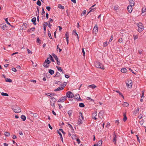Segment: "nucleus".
Listing matches in <instances>:
<instances>
[{
  "label": "nucleus",
  "mask_w": 146,
  "mask_h": 146,
  "mask_svg": "<svg viewBox=\"0 0 146 146\" xmlns=\"http://www.w3.org/2000/svg\"><path fill=\"white\" fill-rule=\"evenodd\" d=\"M61 82L59 81H56L55 82V84H57L58 85H60Z\"/></svg>",
  "instance_id": "53"
},
{
  "label": "nucleus",
  "mask_w": 146,
  "mask_h": 146,
  "mask_svg": "<svg viewBox=\"0 0 146 146\" xmlns=\"http://www.w3.org/2000/svg\"><path fill=\"white\" fill-rule=\"evenodd\" d=\"M64 86L63 87H58L57 89H55L54 90V91H60V90H62L64 89Z\"/></svg>",
  "instance_id": "15"
},
{
  "label": "nucleus",
  "mask_w": 146,
  "mask_h": 146,
  "mask_svg": "<svg viewBox=\"0 0 146 146\" xmlns=\"http://www.w3.org/2000/svg\"><path fill=\"white\" fill-rule=\"evenodd\" d=\"M142 51L143 50L141 49L139 50L138 52L140 54H142Z\"/></svg>",
  "instance_id": "58"
},
{
  "label": "nucleus",
  "mask_w": 146,
  "mask_h": 146,
  "mask_svg": "<svg viewBox=\"0 0 146 146\" xmlns=\"http://www.w3.org/2000/svg\"><path fill=\"white\" fill-rule=\"evenodd\" d=\"M51 100H52V102L54 103L56 101V100L54 97H52L50 98Z\"/></svg>",
  "instance_id": "32"
},
{
  "label": "nucleus",
  "mask_w": 146,
  "mask_h": 146,
  "mask_svg": "<svg viewBox=\"0 0 146 146\" xmlns=\"http://www.w3.org/2000/svg\"><path fill=\"white\" fill-rule=\"evenodd\" d=\"M116 92L118 93V94H119V95L121 96L123 99H124V97L123 95L122 94V93L119 91L116 90L115 91Z\"/></svg>",
  "instance_id": "31"
},
{
  "label": "nucleus",
  "mask_w": 146,
  "mask_h": 146,
  "mask_svg": "<svg viewBox=\"0 0 146 146\" xmlns=\"http://www.w3.org/2000/svg\"><path fill=\"white\" fill-rule=\"evenodd\" d=\"M89 88H91L92 89H94V88L96 87V86L94 84H93L91 85H89L88 86Z\"/></svg>",
  "instance_id": "19"
},
{
  "label": "nucleus",
  "mask_w": 146,
  "mask_h": 146,
  "mask_svg": "<svg viewBox=\"0 0 146 146\" xmlns=\"http://www.w3.org/2000/svg\"><path fill=\"white\" fill-rule=\"evenodd\" d=\"M113 35H112V36H111L110 38V39L109 40V41L111 42L113 40Z\"/></svg>",
  "instance_id": "62"
},
{
  "label": "nucleus",
  "mask_w": 146,
  "mask_h": 146,
  "mask_svg": "<svg viewBox=\"0 0 146 146\" xmlns=\"http://www.w3.org/2000/svg\"><path fill=\"white\" fill-rule=\"evenodd\" d=\"M96 112H94V113H92V117L93 118V119H97V118H96V116L97 115V113H96Z\"/></svg>",
  "instance_id": "12"
},
{
  "label": "nucleus",
  "mask_w": 146,
  "mask_h": 146,
  "mask_svg": "<svg viewBox=\"0 0 146 146\" xmlns=\"http://www.w3.org/2000/svg\"><path fill=\"white\" fill-rule=\"evenodd\" d=\"M72 138L73 139H75L76 138V135L74 134L72 135Z\"/></svg>",
  "instance_id": "49"
},
{
  "label": "nucleus",
  "mask_w": 146,
  "mask_h": 146,
  "mask_svg": "<svg viewBox=\"0 0 146 146\" xmlns=\"http://www.w3.org/2000/svg\"><path fill=\"white\" fill-rule=\"evenodd\" d=\"M117 138V136L115 135V133H114L113 134V142L114 143L115 145H116V144Z\"/></svg>",
  "instance_id": "7"
},
{
  "label": "nucleus",
  "mask_w": 146,
  "mask_h": 146,
  "mask_svg": "<svg viewBox=\"0 0 146 146\" xmlns=\"http://www.w3.org/2000/svg\"><path fill=\"white\" fill-rule=\"evenodd\" d=\"M27 24L26 23H24L22 25L21 28L23 30H25L27 28Z\"/></svg>",
  "instance_id": "10"
},
{
  "label": "nucleus",
  "mask_w": 146,
  "mask_h": 146,
  "mask_svg": "<svg viewBox=\"0 0 146 146\" xmlns=\"http://www.w3.org/2000/svg\"><path fill=\"white\" fill-rule=\"evenodd\" d=\"M66 38H69V34L67 32H66L65 34Z\"/></svg>",
  "instance_id": "45"
},
{
  "label": "nucleus",
  "mask_w": 146,
  "mask_h": 146,
  "mask_svg": "<svg viewBox=\"0 0 146 146\" xmlns=\"http://www.w3.org/2000/svg\"><path fill=\"white\" fill-rule=\"evenodd\" d=\"M102 140L99 141L98 143L97 144L98 146H101L102 144Z\"/></svg>",
  "instance_id": "30"
},
{
  "label": "nucleus",
  "mask_w": 146,
  "mask_h": 146,
  "mask_svg": "<svg viewBox=\"0 0 146 146\" xmlns=\"http://www.w3.org/2000/svg\"><path fill=\"white\" fill-rule=\"evenodd\" d=\"M49 56L50 57V60L52 62H54V60L52 56L51 55L49 54Z\"/></svg>",
  "instance_id": "44"
},
{
  "label": "nucleus",
  "mask_w": 146,
  "mask_h": 146,
  "mask_svg": "<svg viewBox=\"0 0 146 146\" xmlns=\"http://www.w3.org/2000/svg\"><path fill=\"white\" fill-rule=\"evenodd\" d=\"M95 66L99 68H101L102 69H104V68L103 65L100 62L96 61V62L94 63Z\"/></svg>",
  "instance_id": "1"
},
{
  "label": "nucleus",
  "mask_w": 146,
  "mask_h": 146,
  "mask_svg": "<svg viewBox=\"0 0 146 146\" xmlns=\"http://www.w3.org/2000/svg\"><path fill=\"white\" fill-rule=\"evenodd\" d=\"M21 117L22 119L23 120V121H25L26 119V117L23 115H22Z\"/></svg>",
  "instance_id": "28"
},
{
  "label": "nucleus",
  "mask_w": 146,
  "mask_h": 146,
  "mask_svg": "<svg viewBox=\"0 0 146 146\" xmlns=\"http://www.w3.org/2000/svg\"><path fill=\"white\" fill-rule=\"evenodd\" d=\"M58 7L60 9H64V6H62L60 4H59L58 5Z\"/></svg>",
  "instance_id": "33"
},
{
  "label": "nucleus",
  "mask_w": 146,
  "mask_h": 146,
  "mask_svg": "<svg viewBox=\"0 0 146 146\" xmlns=\"http://www.w3.org/2000/svg\"><path fill=\"white\" fill-rule=\"evenodd\" d=\"M5 81L6 82H12V80L11 79L8 78H5Z\"/></svg>",
  "instance_id": "24"
},
{
  "label": "nucleus",
  "mask_w": 146,
  "mask_h": 146,
  "mask_svg": "<svg viewBox=\"0 0 146 146\" xmlns=\"http://www.w3.org/2000/svg\"><path fill=\"white\" fill-rule=\"evenodd\" d=\"M1 28L3 30H5V28L6 27V25H2L1 26Z\"/></svg>",
  "instance_id": "25"
},
{
  "label": "nucleus",
  "mask_w": 146,
  "mask_h": 146,
  "mask_svg": "<svg viewBox=\"0 0 146 146\" xmlns=\"http://www.w3.org/2000/svg\"><path fill=\"white\" fill-rule=\"evenodd\" d=\"M60 75V73L58 72H56V74L55 76H54V77L56 76V77H58Z\"/></svg>",
  "instance_id": "51"
},
{
  "label": "nucleus",
  "mask_w": 146,
  "mask_h": 146,
  "mask_svg": "<svg viewBox=\"0 0 146 146\" xmlns=\"http://www.w3.org/2000/svg\"><path fill=\"white\" fill-rule=\"evenodd\" d=\"M36 17H33L32 19V20H31V21L33 23V24L35 25H36V24L35 23V22L36 21Z\"/></svg>",
  "instance_id": "18"
},
{
  "label": "nucleus",
  "mask_w": 146,
  "mask_h": 146,
  "mask_svg": "<svg viewBox=\"0 0 146 146\" xmlns=\"http://www.w3.org/2000/svg\"><path fill=\"white\" fill-rule=\"evenodd\" d=\"M104 114V111L103 110L101 111H100L99 112V115L100 116V115L101 116L102 115Z\"/></svg>",
  "instance_id": "39"
},
{
  "label": "nucleus",
  "mask_w": 146,
  "mask_h": 146,
  "mask_svg": "<svg viewBox=\"0 0 146 146\" xmlns=\"http://www.w3.org/2000/svg\"><path fill=\"white\" fill-rule=\"evenodd\" d=\"M122 105L123 106L127 107L129 106V104L127 102H124L122 104Z\"/></svg>",
  "instance_id": "21"
},
{
  "label": "nucleus",
  "mask_w": 146,
  "mask_h": 146,
  "mask_svg": "<svg viewBox=\"0 0 146 146\" xmlns=\"http://www.w3.org/2000/svg\"><path fill=\"white\" fill-rule=\"evenodd\" d=\"M48 36L49 37V38L50 39H52V37L51 36V35L50 34V32L48 31Z\"/></svg>",
  "instance_id": "40"
},
{
  "label": "nucleus",
  "mask_w": 146,
  "mask_h": 146,
  "mask_svg": "<svg viewBox=\"0 0 146 146\" xmlns=\"http://www.w3.org/2000/svg\"><path fill=\"white\" fill-rule=\"evenodd\" d=\"M36 42L40 44L41 43L40 40L39 38H37L36 40Z\"/></svg>",
  "instance_id": "48"
},
{
  "label": "nucleus",
  "mask_w": 146,
  "mask_h": 146,
  "mask_svg": "<svg viewBox=\"0 0 146 146\" xmlns=\"http://www.w3.org/2000/svg\"><path fill=\"white\" fill-rule=\"evenodd\" d=\"M50 102L51 105L53 107H54L55 106V103L51 102V101H50Z\"/></svg>",
  "instance_id": "52"
},
{
  "label": "nucleus",
  "mask_w": 146,
  "mask_h": 146,
  "mask_svg": "<svg viewBox=\"0 0 146 146\" xmlns=\"http://www.w3.org/2000/svg\"><path fill=\"white\" fill-rule=\"evenodd\" d=\"M79 114L80 116H79V118L77 122V124L78 125L82 123V121L84 119V118L82 116V113L81 112H80Z\"/></svg>",
  "instance_id": "2"
},
{
  "label": "nucleus",
  "mask_w": 146,
  "mask_h": 146,
  "mask_svg": "<svg viewBox=\"0 0 146 146\" xmlns=\"http://www.w3.org/2000/svg\"><path fill=\"white\" fill-rule=\"evenodd\" d=\"M128 82H129V81ZM126 85L128 87H129V86L131 87L132 85V81L131 80L129 83V82L127 83H126Z\"/></svg>",
  "instance_id": "16"
},
{
  "label": "nucleus",
  "mask_w": 146,
  "mask_h": 146,
  "mask_svg": "<svg viewBox=\"0 0 146 146\" xmlns=\"http://www.w3.org/2000/svg\"><path fill=\"white\" fill-rule=\"evenodd\" d=\"M49 64L46 62H44L43 63V66L44 67L47 68L49 67V65H48Z\"/></svg>",
  "instance_id": "14"
},
{
  "label": "nucleus",
  "mask_w": 146,
  "mask_h": 146,
  "mask_svg": "<svg viewBox=\"0 0 146 146\" xmlns=\"http://www.w3.org/2000/svg\"><path fill=\"white\" fill-rule=\"evenodd\" d=\"M4 135L5 136H9L10 135V133L8 132H5V133Z\"/></svg>",
  "instance_id": "42"
},
{
  "label": "nucleus",
  "mask_w": 146,
  "mask_h": 146,
  "mask_svg": "<svg viewBox=\"0 0 146 146\" xmlns=\"http://www.w3.org/2000/svg\"><path fill=\"white\" fill-rule=\"evenodd\" d=\"M36 4L38 6H40L41 5V3L40 1L39 0H38L36 3Z\"/></svg>",
  "instance_id": "43"
},
{
  "label": "nucleus",
  "mask_w": 146,
  "mask_h": 146,
  "mask_svg": "<svg viewBox=\"0 0 146 146\" xmlns=\"http://www.w3.org/2000/svg\"><path fill=\"white\" fill-rule=\"evenodd\" d=\"M110 123L108 122L107 123V125H106V127L108 128H109V127H110Z\"/></svg>",
  "instance_id": "60"
},
{
  "label": "nucleus",
  "mask_w": 146,
  "mask_h": 146,
  "mask_svg": "<svg viewBox=\"0 0 146 146\" xmlns=\"http://www.w3.org/2000/svg\"><path fill=\"white\" fill-rule=\"evenodd\" d=\"M66 97L68 98H72L74 96L73 94L70 91H68L66 92Z\"/></svg>",
  "instance_id": "5"
},
{
  "label": "nucleus",
  "mask_w": 146,
  "mask_h": 146,
  "mask_svg": "<svg viewBox=\"0 0 146 146\" xmlns=\"http://www.w3.org/2000/svg\"><path fill=\"white\" fill-rule=\"evenodd\" d=\"M123 115L124 116V118H123V120L124 121H126L127 120V117L126 116V114H125V113H123Z\"/></svg>",
  "instance_id": "27"
},
{
  "label": "nucleus",
  "mask_w": 146,
  "mask_h": 146,
  "mask_svg": "<svg viewBox=\"0 0 146 146\" xmlns=\"http://www.w3.org/2000/svg\"><path fill=\"white\" fill-rule=\"evenodd\" d=\"M29 113L32 116H33L34 117H36L37 116V114L36 113H34L31 111H29Z\"/></svg>",
  "instance_id": "11"
},
{
  "label": "nucleus",
  "mask_w": 146,
  "mask_h": 146,
  "mask_svg": "<svg viewBox=\"0 0 146 146\" xmlns=\"http://www.w3.org/2000/svg\"><path fill=\"white\" fill-rule=\"evenodd\" d=\"M122 38H119V40H118V41L119 42H122Z\"/></svg>",
  "instance_id": "63"
},
{
  "label": "nucleus",
  "mask_w": 146,
  "mask_h": 146,
  "mask_svg": "<svg viewBox=\"0 0 146 146\" xmlns=\"http://www.w3.org/2000/svg\"><path fill=\"white\" fill-rule=\"evenodd\" d=\"M12 109L15 113H19L21 111V109L19 107L17 106L13 107Z\"/></svg>",
  "instance_id": "4"
},
{
  "label": "nucleus",
  "mask_w": 146,
  "mask_h": 146,
  "mask_svg": "<svg viewBox=\"0 0 146 146\" xmlns=\"http://www.w3.org/2000/svg\"><path fill=\"white\" fill-rule=\"evenodd\" d=\"M137 26L138 27V31L139 32H141L144 29V27L142 26V24L141 23H138Z\"/></svg>",
  "instance_id": "3"
},
{
  "label": "nucleus",
  "mask_w": 146,
  "mask_h": 146,
  "mask_svg": "<svg viewBox=\"0 0 146 146\" xmlns=\"http://www.w3.org/2000/svg\"><path fill=\"white\" fill-rule=\"evenodd\" d=\"M28 53V54H32V52L29 49H27Z\"/></svg>",
  "instance_id": "61"
},
{
  "label": "nucleus",
  "mask_w": 146,
  "mask_h": 146,
  "mask_svg": "<svg viewBox=\"0 0 146 146\" xmlns=\"http://www.w3.org/2000/svg\"><path fill=\"white\" fill-rule=\"evenodd\" d=\"M66 96L62 97L59 99V100L57 102H63L66 100Z\"/></svg>",
  "instance_id": "6"
},
{
  "label": "nucleus",
  "mask_w": 146,
  "mask_h": 146,
  "mask_svg": "<svg viewBox=\"0 0 146 146\" xmlns=\"http://www.w3.org/2000/svg\"><path fill=\"white\" fill-rule=\"evenodd\" d=\"M1 94L2 96H9V95L8 94H7L6 93H4V92H2L1 93Z\"/></svg>",
  "instance_id": "41"
},
{
  "label": "nucleus",
  "mask_w": 146,
  "mask_h": 146,
  "mask_svg": "<svg viewBox=\"0 0 146 146\" xmlns=\"http://www.w3.org/2000/svg\"><path fill=\"white\" fill-rule=\"evenodd\" d=\"M107 45H108V44H107V42H106L103 43V46L104 47H106V46H107Z\"/></svg>",
  "instance_id": "55"
},
{
  "label": "nucleus",
  "mask_w": 146,
  "mask_h": 146,
  "mask_svg": "<svg viewBox=\"0 0 146 146\" xmlns=\"http://www.w3.org/2000/svg\"><path fill=\"white\" fill-rule=\"evenodd\" d=\"M46 9L48 11H50V7L49 6H47L46 7Z\"/></svg>",
  "instance_id": "57"
},
{
  "label": "nucleus",
  "mask_w": 146,
  "mask_h": 146,
  "mask_svg": "<svg viewBox=\"0 0 146 146\" xmlns=\"http://www.w3.org/2000/svg\"><path fill=\"white\" fill-rule=\"evenodd\" d=\"M52 55L56 60L58 59L57 56L54 54H52Z\"/></svg>",
  "instance_id": "35"
},
{
  "label": "nucleus",
  "mask_w": 146,
  "mask_h": 146,
  "mask_svg": "<svg viewBox=\"0 0 146 146\" xmlns=\"http://www.w3.org/2000/svg\"><path fill=\"white\" fill-rule=\"evenodd\" d=\"M132 6L129 5L127 7V9L128 11L131 13V12L132 10Z\"/></svg>",
  "instance_id": "9"
},
{
  "label": "nucleus",
  "mask_w": 146,
  "mask_h": 146,
  "mask_svg": "<svg viewBox=\"0 0 146 146\" xmlns=\"http://www.w3.org/2000/svg\"><path fill=\"white\" fill-rule=\"evenodd\" d=\"M5 21H6V23L9 25H11V24H10V23H9L8 21V18H6L5 19Z\"/></svg>",
  "instance_id": "50"
},
{
  "label": "nucleus",
  "mask_w": 146,
  "mask_h": 146,
  "mask_svg": "<svg viewBox=\"0 0 146 146\" xmlns=\"http://www.w3.org/2000/svg\"><path fill=\"white\" fill-rule=\"evenodd\" d=\"M50 59V57L47 58L46 60L44 62H46L48 64H50V62L49 60Z\"/></svg>",
  "instance_id": "29"
},
{
  "label": "nucleus",
  "mask_w": 146,
  "mask_h": 146,
  "mask_svg": "<svg viewBox=\"0 0 146 146\" xmlns=\"http://www.w3.org/2000/svg\"><path fill=\"white\" fill-rule=\"evenodd\" d=\"M93 32L96 33L98 32V26L97 25H96L94 28L93 30Z\"/></svg>",
  "instance_id": "8"
},
{
  "label": "nucleus",
  "mask_w": 146,
  "mask_h": 146,
  "mask_svg": "<svg viewBox=\"0 0 146 146\" xmlns=\"http://www.w3.org/2000/svg\"><path fill=\"white\" fill-rule=\"evenodd\" d=\"M79 106L81 107H84L85 106V105L83 103H80L79 104Z\"/></svg>",
  "instance_id": "36"
},
{
  "label": "nucleus",
  "mask_w": 146,
  "mask_h": 146,
  "mask_svg": "<svg viewBox=\"0 0 146 146\" xmlns=\"http://www.w3.org/2000/svg\"><path fill=\"white\" fill-rule=\"evenodd\" d=\"M68 113L69 116H70L72 115V111L71 110H69L68 111Z\"/></svg>",
  "instance_id": "34"
},
{
  "label": "nucleus",
  "mask_w": 146,
  "mask_h": 146,
  "mask_svg": "<svg viewBox=\"0 0 146 146\" xmlns=\"http://www.w3.org/2000/svg\"><path fill=\"white\" fill-rule=\"evenodd\" d=\"M44 13H45V11H44V8H42V13H41L42 15H44Z\"/></svg>",
  "instance_id": "54"
},
{
  "label": "nucleus",
  "mask_w": 146,
  "mask_h": 146,
  "mask_svg": "<svg viewBox=\"0 0 146 146\" xmlns=\"http://www.w3.org/2000/svg\"><path fill=\"white\" fill-rule=\"evenodd\" d=\"M12 70L13 71L15 72H16L17 71V70H16V69L14 68H12Z\"/></svg>",
  "instance_id": "59"
},
{
  "label": "nucleus",
  "mask_w": 146,
  "mask_h": 146,
  "mask_svg": "<svg viewBox=\"0 0 146 146\" xmlns=\"http://www.w3.org/2000/svg\"><path fill=\"white\" fill-rule=\"evenodd\" d=\"M121 72L125 73L127 71V70L125 68H123L121 69Z\"/></svg>",
  "instance_id": "23"
},
{
  "label": "nucleus",
  "mask_w": 146,
  "mask_h": 146,
  "mask_svg": "<svg viewBox=\"0 0 146 146\" xmlns=\"http://www.w3.org/2000/svg\"><path fill=\"white\" fill-rule=\"evenodd\" d=\"M56 61L57 62V64L58 65H60V61L58 59L56 60Z\"/></svg>",
  "instance_id": "56"
},
{
  "label": "nucleus",
  "mask_w": 146,
  "mask_h": 146,
  "mask_svg": "<svg viewBox=\"0 0 146 146\" xmlns=\"http://www.w3.org/2000/svg\"><path fill=\"white\" fill-rule=\"evenodd\" d=\"M35 28L34 27H33L31 28H30L27 31L28 32H31L32 31H33L35 29Z\"/></svg>",
  "instance_id": "20"
},
{
  "label": "nucleus",
  "mask_w": 146,
  "mask_h": 146,
  "mask_svg": "<svg viewBox=\"0 0 146 146\" xmlns=\"http://www.w3.org/2000/svg\"><path fill=\"white\" fill-rule=\"evenodd\" d=\"M46 95L49 96H54V94L53 93H47V94H46Z\"/></svg>",
  "instance_id": "37"
},
{
  "label": "nucleus",
  "mask_w": 146,
  "mask_h": 146,
  "mask_svg": "<svg viewBox=\"0 0 146 146\" xmlns=\"http://www.w3.org/2000/svg\"><path fill=\"white\" fill-rule=\"evenodd\" d=\"M129 1L130 3V5L133 6L134 5V2L133 0H129Z\"/></svg>",
  "instance_id": "26"
},
{
  "label": "nucleus",
  "mask_w": 146,
  "mask_h": 146,
  "mask_svg": "<svg viewBox=\"0 0 146 146\" xmlns=\"http://www.w3.org/2000/svg\"><path fill=\"white\" fill-rule=\"evenodd\" d=\"M133 38L134 40H135L136 39L138 38V36L137 35H133Z\"/></svg>",
  "instance_id": "47"
},
{
  "label": "nucleus",
  "mask_w": 146,
  "mask_h": 146,
  "mask_svg": "<svg viewBox=\"0 0 146 146\" xmlns=\"http://www.w3.org/2000/svg\"><path fill=\"white\" fill-rule=\"evenodd\" d=\"M48 72L51 75L53 74L54 72V71L51 69H49L48 71Z\"/></svg>",
  "instance_id": "22"
},
{
  "label": "nucleus",
  "mask_w": 146,
  "mask_h": 146,
  "mask_svg": "<svg viewBox=\"0 0 146 146\" xmlns=\"http://www.w3.org/2000/svg\"><path fill=\"white\" fill-rule=\"evenodd\" d=\"M56 67L57 68V69L58 70V71L61 72L62 71V70L61 69V67H59L58 66H56Z\"/></svg>",
  "instance_id": "46"
},
{
  "label": "nucleus",
  "mask_w": 146,
  "mask_h": 146,
  "mask_svg": "<svg viewBox=\"0 0 146 146\" xmlns=\"http://www.w3.org/2000/svg\"><path fill=\"white\" fill-rule=\"evenodd\" d=\"M68 125L71 129H72V131L74 132V129H73V128L72 125L69 123L68 124Z\"/></svg>",
  "instance_id": "38"
},
{
  "label": "nucleus",
  "mask_w": 146,
  "mask_h": 146,
  "mask_svg": "<svg viewBox=\"0 0 146 146\" xmlns=\"http://www.w3.org/2000/svg\"><path fill=\"white\" fill-rule=\"evenodd\" d=\"M73 34L75 36H77V39H78V40H79L78 36V35L76 31V30H74L73 31Z\"/></svg>",
  "instance_id": "13"
},
{
  "label": "nucleus",
  "mask_w": 146,
  "mask_h": 146,
  "mask_svg": "<svg viewBox=\"0 0 146 146\" xmlns=\"http://www.w3.org/2000/svg\"><path fill=\"white\" fill-rule=\"evenodd\" d=\"M74 98L75 99H76L78 100V99H80V95L78 94H76L75 96H74Z\"/></svg>",
  "instance_id": "17"
},
{
  "label": "nucleus",
  "mask_w": 146,
  "mask_h": 146,
  "mask_svg": "<svg viewBox=\"0 0 146 146\" xmlns=\"http://www.w3.org/2000/svg\"><path fill=\"white\" fill-rule=\"evenodd\" d=\"M76 141H77L78 144L80 143V140L79 139H76Z\"/></svg>",
  "instance_id": "64"
}]
</instances>
